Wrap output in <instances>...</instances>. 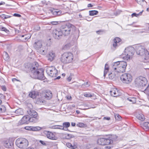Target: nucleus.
I'll return each mask as SVG.
<instances>
[{
	"mask_svg": "<svg viewBox=\"0 0 149 149\" xmlns=\"http://www.w3.org/2000/svg\"><path fill=\"white\" fill-rule=\"evenodd\" d=\"M127 66V63L124 61H118L113 63L112 64V69L115 72L120 73L125 71Z\"/></svg>",
	"mask_w": 149,
	"mask_h": 149,
	"instance_id": "f257e3e1",
	"label": "nucleus"
},
{
	"mask_svg": "<svg viewBox=\"0 0 149 149\" xmlns=\"http://www.w3.org/2000/svg\"><path fill=\"white\" fill-rule=\"evenodd\" d=\"M60 28L63 33V35L67 36L69 35L71 31L74 30L75 27L73 25L67 23L61 25Z\"/></svg>",
	"mask_w": 149,
	"mask_h": 149,
	"instance_id": "f03ea898",
	"label": "nucleus"
},
{
	"mask_svg": "<svg viewBox=\"0 0 149 149\" xmlns=\"http://www.w3.org/2000/svg\"><path fill=\"white\" fill-rule=\"evenodd\" d=\"M148 81L145 77L140 76L135 79L134 85L137 88H142L145 87Z\"/></svg>",
	"mask_w": 149,
	"mask_h": 149,
	"instance_id": "7ed1b4c3",
	"label": "nucleus"
},
{
	"mask_svg": "<svg viewBox=\"0 0 149 149\" xmlns=\"http://www.w3.org/2000/svg\"><path fill=\"white\" fill-rule=\"evenodd\" d=\"M73 55L69 52L64 53L61 55V61L64 63L67 64L71 63L73 60Z\"/></svg>",
	"mask_w": 149,
	"mask_h": 149,
	"instance_id": "20e7f679",
	"label": "nucleus"
},
{
	"mask_svg": "<svg viewBox=\"0 0 149 149\" xmlns=\"http://www.w3.org/2000/svg\"><path fill=\"white\" fill-rule=\"evenodd\" d=\"M15 144L17 146L20 148H25L29 145L28 140L23 138H20L16 139Z\"/></svg>",
	"mask_w": 149,
	"mask_h": 149,
	"instance_id": "39448f33",
	"label": "nucleus"
},
{
	"mask_svg": "<svg viewBox=\"0 0 149 149\" xmlns=\"http://www.w3.org/2000/svg\"><path fill=\"white\" fill-rule=\"evenodd\" d=\"M36 73L33 72L31 78L38 79L41 80H44L46 79L44 75V70L42 68H39Z\"/></svg>",
	"mask_w": 149,
	"mask_h": 149,
	"instance_id": "423d86ee",
	"label": "nucleus"
},
{
	"mask_svg": "<svg viewBox=\"0 0 149 149\" xmlns=\"http://www.w3.org/2000/svg\"><path fill=\"white\" fill-rule=\"evenodd\" d=\"M135 52V49L134 48L130 46L127 47L125 49L124 54L126 56L125 59L127 60L130 59L132 56L134 54Z\"/></svg>",
	"mask_w": 149,
	"mask_h": 149,
	"instance_id": "0eeeda50",
	"label": "nucleus"
},
{
	"mask_svg": "<svg viewBox=\"0 0 149 149\" xmlns=\"http://www.w3.org/2000/svg\"><path fill=\"white\" fill-rule=\"evenodd\" d=\"M46 70L47 74L52 77H55L57 75L58 71L54 66H48Z\"/></svg>",
	"mask_w": 149,
	"mask_h": 149,
	"instance_id": "6e6552de",
	"label": "nucleus"
},
{
	"mask_svg": "<svg viewBox=\"0 0 149 149\" xmlns=\"http://www.w3.org/2000/svg\"><path fill=\"white\" fill-rule=\"evenodd\" d=\"M38 67H39L38 64L36 62L31 63H28L25 65L26 70L29 72V74L31 72L33 71Z\"/></svg>",
	"mask_w": 149,
	"mask_h": 149,
	"instance_id": "1a4fd4ad",
	"label": "nucleus"
},
{
	"mask_svg": "<svg viewBox=\"0 0 149 149\" xmlns=\"http://www.w3.org/2000/svg\"><path fill=\"white\" fill-rule=\"evenodd\" d=\"M132 76L130 74L125 73L120 77V79L123 83L129 84L132 80Z\"/></svg>",
	"mask_w": 149,
	"mask_h": 149,
	"instance_id": "9d476101",
	"label": "nucleus"
},
{
	"mask_svg": "<svg viewBox=\"0 0 149 149\" xmlns=\"http://www.w3.org/2000/svg\"><path fill=\"white\" fill-rule=\"evenodd\" d=\"M136 52L138 55L143 56L146 53H148V51L145 49L143 46L139 45H137L135 46Z\"/></svg>",
	"mask_w": 149,
	"mask_h": 149,
	"instance_id": "9b49d317",
	"label": "nucleus"
},
{
	"mask_svg": "<svg viewBox=\"0 0 149 149\" xmlns=\"http://www.w3.org/2000/svg\"><path fill=\"white\" fill-rule=\"evenodd\" d=\"M113 142V140L110 139L100 138L97 141V144L102 145H111L112 143Z\"/></svg>",
	"mask_w": 149,
	"mask_h": 149,
	"instance_id": "f8f14e48",
	"label": "nucleus"
},
{
	"mask_svg": "<svg viewBox=\"0 0 149 149\" xmlns=\"http://www.w3.org/2000/svg\"><path fill=\"white\" fill-rule=\"evenodd\" d=\"M63 33L61 31V29H55L53 31V35L54 37L55 38L59 39L61 37Z\"/></svg>",
	"mask_w": 149,
	"mask_h": 149,
	"instance_id": "ddd939ff",
	"label": "nucleus"
},
{
	"mask_svg": "<svg viewBox=\"0 0 149 149\" xmlns=\"http://www.w3.org/2000/svg\"><path fill=\"white\" fill-rule=\"evenodd\" d=\"M42 96L47 100H50L52 97V94L51 91L49 90L43 91L42 93Z\"/></svg>",
	"mask_w": 149,
	"mask_h": 149,
	"instance_id": "4468645a",
	"label": "nucleus"
},
{
	"mask_svg": "<svg viewBox=\"0 0 149 149\" xmlns=\"http://www.w3.org/2000/svg\"><path fill=\"white\" fill-rule=\"evenodd\" d=\"M29 116H24L22 119L19 121L17 123L18 126L20 125L24 124H27L29 123Z\"/></svg>",
	"mask_w": 149,
	"mask_h": 149,
	"instance_id": "2eb2a0df",
	"label": "nucleus"
},
{
	"mask_svg": "<svg viewBox=\"0 0 149 149\" xmlns=\"http://www.w3.org/2000/svg\"><path fill=\"white\" fill-rule=\"evenodd\" d=\"M14 142L10 139H7L4 141V146L6 148H10L12 147L13 145Z\"/></svg>",
	"mask_w": 149,
	"mask_h": 149,
	"instance_id": "dca6fc26",
	"label": "nucleus"
},
{
	"mask_svg": "<svg viewBox=\"0 0 149 149\" xmlns=\"http://www.w3.org/2000/svg\"><path fill=\"white\" fill-rule=\"evenodd\" d=\"M45 134L46 135L48 138L52 140L56 139V137L55 136L54 134L52 132L45 131Z\"/></svg>",
	"mask_w": 149,
	"mask_h": 149,
	"instance_id": "f3484780",
	"label": "nucleus"
},
{
	"mask_svg": "<svg viewBox=\"0 0 149 149\" xmlns=\"http://www.w3.org/2000/svg\"><path fill=\"white\" fill-rule=\"evenodd\" d=\"M50 11L54 16H59L62 13L61 11L58 9H53L52 10H50Z\"/></svg>",
	"mask_w": 149,
	"mask_h": 149,
	"instance_id": "a211bd4d",
	"label": "nucleus"
},
{
	"mask_svg": "<svg viewBox=\"0 0 149 149\" xmlns=\"http://www.w3.org/2000/svg\"><path fill=\"white\" fill-rule=\"evenodd\" d=\"M110 95L114 97H116L120 95L118 90L116 88H113L110 91Z\"/></svg>",
	"mask_w": 149,
	"mask_h": 149,
	"instance_id": "6ab92c4d",
	"label": "nucleus"
},
{
	"mask_svg": "<svg viewBox=\"0 0 149 149\" xmlns=\"http://www.w3.org/2000/svg\"><path fill=\"white\" fill-rule=\"evenodd\" d=\"M114 42L113 44V47L116 48L117 46L120 45L119 42L121 41V39L118 37H116L113 40Z\"/></svg>",
	"mask_w": 149,
	"mask_h": 149,
	"instance_id": "aec40b11",
	"label": "nucleus"
},
{
	"mask_svg": "<svg viewBox=\"0 0 149 149\" xmlns=\"http://www.w3.org/2000/svg\"><path fill=\"white\" fill-rule=\"evenodd\" d=\"M28 114L31 117H38L37 113L32 109H29L27 111Z\"/></svg>",
	"mask_w": 149,
	"mask_h": 149,
	"instance_id": "412c9836",
	"label": "nucleus"
},
{
	"mask_svg": "<svg viewBox=\"0 0 149 149\" xmlns=\"http://www.w3.org/2000/svg\"><path fill=\"white\" fill-rule=\"evenodd\" d=\"M47 57L48 60L50 61H52L54 59L55 57V54L52 52H50L49 53Z\"/></svg>",
	"mask_w": 149,
	"mask_h": 149,
	"instance_id": "4be33fe9",
	"label": "nucleus"
},
{
	"mask_svg": "<svg viewBox=\"0 0 149 149\" xmlns=\"http://www.w3.org/2000/svg\"><path fill=\"white\" fill-rule=\"evenodd\" d=\"M37 52L42 55H45L47 53V51L45 50V48L42 46L37 50Z\"/></svg>",
	"mask_w": 149,
	"mask_h": 149,
	"instance_id": "5701e85b",
	"label": "nucleus"
},
{
	"mask_svg": "<svg viewBox=\"0 0 149 149\" xmlns=\"http://www.w3.org/2000/svg\"><path fill=\"white\" fill-rule=\"evenodd\" d=\"M143 58L144 59L143 62L145 63H149V52L147 54L146 53L143 56Z\"/></svg>",
	"mask_w": 149,
	"mask_h": 149,
	"instance_id": "b1692460",
	"label": "nucleus"
},
{
	"mask_svg": "<svg viewBox=\"0 0 149 149\" xmlns=\"http://www.w3.org/2000/svg\"><path fill=\"white\" fill-rule=\"evenodd\" d=\"M38 95V93L34 91L31 92L29 94V96L33 98H35Z\"/></svg>",
	"mask_w": 149,
	"mask_h": 149,
	"instance_id": "393cba45",
	"label": "nucleus"
},
{
	"mask_svg": "<svg viewBox=\"0 0 149 149\" xmlns=\"http://www.w3.org/2000/svg\"><path fill=\"white\" fill-rule=\"evenodd\" d=\"M34 47L37 50L38 49L40 48L42 46V43L40 41L35 42L33 45Z\"/></svg>",
	"mask_w": 149,
	"mask_h": 149,
	"instance_id": "a878e982",
	"label": "nucleus"
},
{
	"mask_svg": "<svg viewBox=\"0 0 149 149\" xmlns=\"http://www.w3.org/2000/svg\"><path fill=\"white\" fill-rule=\"evenodd\" d=\"M16 116L22 115L23 114V112L22 109L19 108L16 110L15 111Z\"/></svg>",
	"mask_w": 149,
	"mask_h": 149,
	"instance_id": "bb28decb",
	"label": "nucleus"
},
{
	"mask_svg": "<svg viewBox=\"0 0 149 149\" xmlns=\"http://www.w3.org/2000/svg\"><path fill=\"white\" fill-rule=\"evenodd\" d=\"M70 123L68 122H64L63 124V127H64V130H68L67 128L70 126Z\"/></svg>",
	"mask_w": 149,
	"mask_h": 149,
	"instance_id": "cd10ccee",
	"label": "nucleus"
},
{
	"mask_svg": "<svg viewBox=\"0 0 149 149\" xmlns=\"http://www.w3.org/2000/svg\"><path fill=\"white\" fill-rule=\"evenodd\" d=\"M38 121V118L37 117H31L30 118L29 117V122H33V123H37Z\"/></svg>",
	"mask_w": 149,
	"mask_h": 149,
	"instance_id": "c85d7f7f",
	"label": "nucleus"
},
{
	"mask_svg": "<svg viewBox=\"0 0 149 149\" xmlns=\"http://www.w3.org/2000/svg\"><path fill=\"white\" fill-rule=\"evenodd\" d=\"M143 128L146 130H149V122H146L144 123L143 125Z\"/></svg>",
	"mask_w": 149,
	"mask_h": 149,
	"instance_id": "c756f323",
	"label": "nucleus"
},
{
	"mask_svg": "<svg viewBox=\"0 0 149 149\" xmlns=\"http://www.w3.org/2000/svg\"><path fill=\"white\" fill-rule=\"evenodd\" d=\"M89 15L92 16L97 15L98 13V12L97 10H93L89 11Z\"/></svg>",
	"mask_w": 149,
	"mask_h": 149,
	"instance_id": "7c9ffc66",
	"label": "nucleus"
},
{
	"mask_svg": "<svg viewBox=\"0 0 149 149\" xmlns=\"http://www.w3.org/2000/svg\"><path fill=\"white\" fill-rule=\"evenodd\" d=\"M136 118L139 120L143 121L145 119L144 116L142 114H139L136 115Z\"/></svg>",
	"mask_w": 149,
	"mask_h": 149,
	"instance_id": "2f4dec72",
	"label": "nucleus"
},
{
	"mask_svg": "<svg viewBox=\"0 0 149 149\" xmlns=\"http://www.w3.org/2000/svg\"><path fill=\"white\" fill-rule=\"evenodd\" d=\"M109 78L111 80L115 79L116 77L115 73H111L109 74Z\"/></svg>",
	"mask_w": 149,
	"mask_h": 149,
	"instance_id": "473e14b6",
	"label": "nucleus"
},
{
	"mask_svg": "<svg viewBox=\"0 0 149 149\" xmlns=\"http://www.w3.org/2000/svg\"><path fill=\"white\" fill-rule=\"evenodd\" d=\"M43 127H40L39 126L32 127V130L33 131H39L43 129Z\"/></svg>",
	"mask_w": 149,
	"mask_h": 149,
	"instance_id": "72a5a7b5",
	"label": "nucleus"
},
{
	"mask_svg": "<svg viewBox=\"0 0 149 149\" xmlns=\"http://www.w3.org/2000/svg\"><path fill=\"white\" fill-rule=\"evenodd\" d=\"M127 99L130 101L132 102V103L136 102V98L135 97H129L127 98Z\"/></svg>",
	"mask_w": 149,
	"mask_h": 149,
	"instance_id": "f704fd0d",
	"label": "nucleus"
},
{
	"mask_svg": "<svg viewBox=\"0 0 149 149\" xmlns=\"http://www.w3.org/2000/svg\"><path fill=\"white\" fill-rule=\"evenodd\" d=\"M74 137V135L70 134H65V139H69L71 138Z\"/></svg>",
	"mask_w": 149,
	"mask_h": 149,
	"instance_id": "c9c22d12",
	"label": "nucleus"
},
{
	"mask_svg": "<svg viewBox=\"0 0 149 149\" xmlns=\"http://www.w3.org/2000/svg\"><path fill=\"white\" fill-rule=\"evenodd\" d=\"M12 16L6 15L4 14H2L1 15V18L3 19H5L11 17Z\"/></svg>",
	"mask_w": 149,
	"mask_h": 149,
	"instance_id": "e433bc0d",
	"label": "nucleus"
},
{
	"mask_svg": "<svg viewBox=\"0 0 149 149\" xmlns=\"http://www.w3.org/2000/svg\"><path fill=\"white\" fill-rule=\"evenodd\" d=\"M115 117L116 119L117 120H120L121 119V117L118 114H114Z\"/></svg>",
	"mask_w": 149,
	"mask_h": 149,
	"instance_id": "4c0bfd02",
	"label": "nucleus"
},
{
	"mask_svg": "<svg viewBox=\"0 0 149 149\" xmlns=\"http://www.w3.org/2000/svg\"><path fill=\"white\" fill-rule=\"evenodd\" d=\"M0 29L1 30L5 31L7 34L9 33V31L5 27H2L1 28H0Z\"/></svg>",
	"mask_w": 149,
	"mask_h": 149,
	"instance_id": "58836bf2",
	"label": "nucleus"
},
{
	"mask_svg": "<svg viewBox=\"0 0 149 149\" xmlns=\"http://www.w3.org/2000/svg\"><path fill=\"white\" fill-rule=\"evenodd\" d=\"M143 11V10L142 11L140 12L138 14H136L135 13H133L132 14V17H134V16L137 17L138 16H139V15H141Z\"/></svg>",
	"mask_w": 149,
	"mask_h": 149,
	"instance_id": "ea45409f",
	"label": "nucleus"
},
{
	"mask_svg": "<svg viewBox=\"0 0 149 149\" xmlns=\"http://www.w3.org/2000/svg\"><path fill=\"white\" fill-rule=\"evenodd\" d=\"M144 92L149 96V84L144 91Z\"/></svg>",
	"mask_w": 149,
	"mask_h": 149,
	"instance_id": "a19ab883",
	"label": "nucleus"
},
{
	"mask_svg": "<svg viewBox=\"0 0 149 149\" xmlns=\"http://www.w3.org/2000/svg\"><path fill=\"white\" fill-rule=\"evenodd\" d=\"M4 56L5 57V56L6 57V58H5L4 59L5 60H8L9 58V56H8V54H7V53L6 52H4Z\"/></svg>",
	"mask_w": 149,
	"mask_h": 149,
	"instance_id": "79ce46f5",
	"label": "nucleus"
},
{
	"mask_svg": "<svg viewBox=\"0 0 149 149\" xmlns=\"http://www.w3.org/2000/svg\"><path fill=\"white\" fill-rule=\"evenodd\" d=\"M85 125V124L82 123H79L77 124V127H84Z\"/></svg>",
	"mask_w": 149,
	"mask_h": 149,
	"instance_id": "37998d69",
	"label": "nucleus"
},
{
	"mask_svg": "<svg viewBox=\"0 0 149 149\" xmlns=\"http://www.w3.org/2000/svg\"><path fill=\"white\" fill-rule=\"evenodd\" d=\"M54 129H64V127L62 126L55 125L54 127Z\"/></svg>",
	"mask_w": 149,
	"mask_h": 149,
	"instance_id": "c03bdc74",
	"label": "nucleus"
},
{
	"mask_svg": "<svg viewBox=\"0 0 149 149\" xmlns=\"http://www.w3.org/2000/svg\"><path fill=\"white\" fill-rule=\"evenodd\" d=\"M22 37L24 38V41H26L27 40L29 39L30 38V37H28L27 35H22L21 36Z\"/></svg>",
	"mask_w": 149,
	"mask_h": 149,
	"instance_id": "a18cd8bd",
	"label": "nucleus"
},
{
	"mask_svg": "<svg viewBox=\"0 0 149 149\" xmlns=\"http://www.w3.org/2000/svg\"><path fill=\"white\" fill-rule=\"evenodd\" d=\"M39 68H39V67H38V68H36V69L34 70L33 71H31V72H30V73H29V75L31 77H32L33 75H32V74H33V72H34L35 73H36V72H37L38 70V69H39Z\"/></svg>",
	"mask_w": 149,
	"mask_h": 149,
	"instance_id": "49530a36",
	"label": "nucleus"
},
{
	"mask_svg": "<svg viewBox=\"0 0 149 149\" xmlns=\"http://www.w3.org/2000/svg\"><path fill=\"white\" fill-rule=\"evenodd\" d=\"M24 129L27 130H32V127L31 126H26L25 127Z\"/></svg>",
	"mask_w": 149,
	"mask_h": 149,
	"instance_id": "de8ad7c7",
	"label": "nucleus"
},
{
	"mask_svg": "<svg viewBox=\"0 0 149 149\" xmlns=\"http://www.w3.org/2000/svg\"><path fill=\"white\" fill-rule=\"evenodd\" d=\"M84 96L86 97H91L92 96V95L90 93H85L84 94Z\"/></svg>",
	"mask_w": 149,
	"mask_h": 149,
	"instance_id": "09e8293b",
	"label": "nucleus"
},
{
	"mask_svg": "<svg viewBox=\"0 0 149 149\" xmlns=\"http://www.w3.org/2000/svg\"><path fill=\"white\" fill-rule=\"evenodd\" d=\"M1 111H2V112H4L6 110V107L3 106H1Z\"/></svg>",
	"mask_w": 149,
	"mask_h": 149,
	"instance_id": "8fccbe9b",
	"label": "nucleus"
},
{
	"mask_svg": "<svg viewBox=\"0 0 149 149\" xmlns=\"http://www.w3.org/2000/svg\"><path fill=\"white\" fill-rule=\"evenodd\" d=\"M72 74H70V75L69 76V77L67 79V80L69 81H70L71 80V79H72Z\"/></svg>",
	"mask_w": 149,
	"mask_h": 149,
	"instance_id": "3c124183",
	"label": "nucleus"
},
{
	"mask_svg": "<svg viewBox=\"0 0 149 149\" xmlns=\"http://www.w3.org/2000/svg\"><path fill=\"white\" fill-rule=\"evenodd\" d=\"M137 3L140 4H141V3L142 2H143L144 1H145V0H136Z\"/></svg>",
	"mask_w": 149,
	"mask_h": 149,
	"instance_id": "603ef678",
	"label": "nucleus"
},
{
	"mask_svg": "<svg viewBox=\"0 0 149 149\" xmlns=\"http://www.w3.org/2000/svg\"><path fill=\"white\" fill-rule=\"evenodd\" d=\"M51 23L53 25H56L58 24V22L57 21H53L51 22Z\"/></svg>",
	"mask_w": 149,
	"mask_h": 149,
	"instance_id": "864d4df0",
	"label": "nucleus"
},
{
	"mask_svg": "<svg viewBox=\"0 0 149 149\" xmlns=\"http://www.w3.org/2000/svg\"><path fill=\"white\" fill-rule=\"evenodd\" d=\"M5 96L1 93H0V98L2 99H4Z\"/></svg>",
	"mask_w": 149,
	"mask_h": 149,
	"instance_id": "5fc2aeb1",
	"label": "nucleus"
},
{
	"mask_svg": "<svg viewBox=\"0 0 149 149\" xmlns=\"http://www.w3.org/2000/svg\"><path fill=\"white\" fill-rule=\"evenodd\" d=\"M104 70H107L109 71V68L108 65L106 64L105 65V67H104Z\"/></svg>",
	"mask_w": 149,
	"mask_h": 149,
	"instance_id": "6e6d98bb",
	"label": "nucleus"
},
{
	"mask_svg": "<svg viewBox=\"0 0 149 149\" xmlns=\"http://www.w3.org/2000/svg\"><path fill=\"white\" fill-rule=\"evenodd\" d=\"M67 147H68L69 148H73V146H72V145L70 143H68L67 144Z\"/></svg>",
	"mask_w": 149,
	"mask_h": 149,
	"instance_id": "4d7b16f0",
	"label": "nucleus"
},
{
	"mask_svg": "<svg viewBox=\"0 0 149 149\" xmlns=\"http://www.w3.org/2000/svg\"><path fill=\"white\" fill-rule=\"evenodd\" d=\"M13 16L15 17H21V15H20L17 13H14L13 14Z\"/></svg>",
	"mask_w": 149,
	"mask_h": 149,
	"instance_id": "13d9d810",
	"label": "nucleus"
},
{
	"mask_svg": "<svg viewBox=\"0 0 149 149\" xmlns=\"http://www.w3.org/2000/svg\"><path fill=\"white\" fill-rule=\"evenodd\" d=\"M1 89L4 91H6V88L5 86H1Z\"/></svg>",
	"mask_w": 149,
	"mask_h": 149,
	"instance_id": "bf43d9fd",
	"label": "nucleus"
},
{
	"mask_svg": "<svg viewBox=\"0 0 149 149\" xmlns=\"http://www.w3.org/2000/svg\"><path fill=\"white\" fill-rule=\"evenodd\" d=\"M12 81L13 82H14L15 81H20V80L16 78H13L12 79Z\"/></svg>",
	"mask_w": 149,
	"mask_h": 149,
	"instance_id": "052dcab7",
	"label": "nucleus"
},
{
	"mask_svg": "<svg viewBox=\"0 0 149 149\" xmlns=\"http://www.w3.org/2000/svg\"><path fill=\"white\" fill-rule=\"evenodd\" d=\"M108 71L107 70H104V77H105L106 75L107 74Z\"/></svg>",
	"mask_w": 149,
	"mask_h": 149,
	"instance_id": "680f3d73",
	"label": "nucleus"
},
{
	"mask_svg": "<svg viewBox=\"0 0 149 149\" xmlns=\"http://www.w3.org/2000/svg\"><path fill=\"white\" fill-rule=\"evenodd\" d=\"M40 142L42 144V145H46V143L45 142H44L43 141H42L40 140Z\"/></svg>",
	"mask_w": 149,
	"mask_h": 149,
	"instance_id": "e2e57ef3",
	"label": "nucleus"
},
{
	"mask_svg": "<svg viewBox=\"0 0 149 149\" xmlns=\"http://www.w3.org/2000/svg\"><path fill=\"white\" fill-rule=\"evenodd\" d=\"M104 119H106L107 120H110V118L109 117H105L104 118Z\"/></svg>",
	"mask_w": 149,
	"mask_h": 149,
	"instance_id": "0e129e2a",
	"label": "nucleus"
},
{
	"mask_svg": "<svg viewBox=\"0 0 149 149\" xmlns=\"http://www.w3.org/2000/svg\"><path fill=\"white\" fill-rule=\"evenodd\" d=\"M87 6L88 7H92L93 6V5L91 4H88V5Z\"/></svg>",
	"mask_w": 149,
	"mask_h": 149,
	"instance_id": "69168bd1",
	"label": "nucleus"
},
{
	"mask_svg": "<svg viewBox=\"0 0 149 149\" xmlns=\"http://www.w3.org/2000/svg\"><path fill=\"white\" fill-rule=\"evenodd\" d=\"M75 125H76V124H75V123H72V122L71 123V125L72 126H75Z\"/></svg>",
	"mask_w": 149,
	"mask_h": 149,
	"instance_id": "338daca9",
	"label": "nucleus"
},
{
	"mask_svg": "<svg viewBox=\"0 0 149 149\" xmlns=\"http://www.w3.org/2000/svg\"><path fill=\"white\" fill-rule=\"evenodd\" d=\"M4 4H5V3L3 1H1L0 3V6L2 5H4Z\"/></svg>",
	"mask_w": 149,
	"mask_h": 149,
	"instance_id": "774afa93",
	"label": "nucleus"
}]
</instances>
